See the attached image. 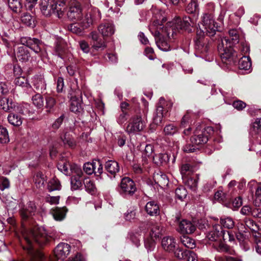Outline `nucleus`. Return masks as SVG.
<instances>
[{"label":"nucleus","instance_id":"nucleus-6","mask_svg":"<svg viewBox=\"0 0 261 261\" xmlns=\"http://www.w3.org/2000/svg\"><path fill=\"white\" fill-rule=\"evenodd\" d=\"M145 127V122L140 115L131 117L128 121L125 131L129 135H134L141 132Z\"/></svg>","mask_w":261,"mask_h":261},{"label":"nucleus","instance_id":"nucleus-46","mask_svg":"<svg viewBox=\"0 0 261 261\" xmlns=\"http://www.w3.org/2000/svg\"><path fill=\"white\" fill-rule=\"evenodd\" d=\"M83 170L88 175H91L93 173L95 174V161L92 163H86L84 164Z\"/></svg>","mask_w":261,"mask_h":261},{"label":"nucleus","instance_id":"nucleus-16","mask_svg":"<svg viewBox=\"0 0 261 261\" xmlns=\"http://www.w3.org/2000/svg\"><path fill=\"white\" fill-rule=\"evenodd\" d=\"M0 108L5 112L16 111L18 109L13 99H0Z\"/></svg>","mask_w":261,"mask_h":261},{"label":"nucleus","instance_id":"nucleus-37","mask_svg":"<svg viewBox=\"0 0 261 261\" xmlns=\"http://www.w3.org/2000/svg\"><path fill=\"white\" fill-rule=\"evenodd\" d=\"M180 241L181 243L188 248L193 249L196 246L195 241L187 236H183L181 237L180 238Z\"/></svg>","mask_w":261,"mask_h":261},{"label":"nucleus","instance_id":"nucleus-62","mask_svg":"<svg viewBox=\"0 0 261 261\" xmlns=\"http://www.w3.org/2000/svg\"><path fill=\"white\" fill-rule=\"evenodd\" d=\"M217 250L219 252H227L230 250L229 246L227 245L225 242L220 241L217 248Z\"/></svg>","mask_w":261,"mask_h":261},{"label":"nucleus","instance_id":"nucleus-24","mask_svg":"<svg viewBox=\"0 0 261 261\" xmlns=\"http://www.w3.org/2000/svg\"><path fill=\"white\" fill-rule=\"evenodd\" d=\"M169 160L167 153H158L153 156V161L158 166H163L167 164Z\"/></svg>","mask_w":261,"mask_h":261},{"label":"nucleus","instance_id":"nucleus-47","mask_svg":"<svg viewBox=\"0 0 261 261\" xmlns=\"http://www.w3.org/2000/svg\"><path fill=\"white\" fill-rule=\"evenodd\" d=\"M21 20L22 23L28 26L33 27L34 25V20L31 15L28 13H24L21 16Z\"/></svg>","mask_w":261,"mask_h":261},{"label":"nucleus","instance_id":"nucleus-44","mask_svg":"<svg viewBox=\"0 0 261 261\" xmlns=\"http://www.w3.org/2000/svg\"><path fill=\"white\" fill-rule=\"evenodd\" d=\"M221 224L225 228L231 229L234 226V222L230 217H224L220 219Z\"/></svg>","mask_w":261,"mask_h":261},{"label":"nucleus","instance_id":"nucleus-61","mask_svg":"<svg viewBox=\"0 0 261 261\" xmlns=\"http://www.w3.org/2000/svg\"><path fill=\"white\" fill-rule=\"evenodd\" d=\"M229 34L230 37H231V41L233 44L239 42V34L238 32L236 29H232L229 31Z\"/></svg>","mask_w":261,"mask_h":261},{"label":"nucleus","instance_id":"nucleus-41","mask_svg":"<svg viewBox=\"0 0 261 261\" xmlns=\"http://www.w3.org/2000/svg\"><path fill=\"white\" fill-rule=\"evenodd\" d=\"M45 180V176L42 172L37 173L34 176V181L37 188L44 186Z\"/></svg>","mask_w":261,"mask_h":261},{"label":"nucleus","instance_id":"nucleus-20","mask_svg":"<svg viewBox=\"0 0 261 261\" xmlns=\"http://www.w3.org/2000/svg\"><path fill=\"white\" fill-rule=\"evenodd\" d=\"M30 42L28 47L41 57L43 52L42 42L38 39L32 38Z\"/></svg>","mask_w":261,"mask_h":261},{"label":"nucleus","instance_id":"nucleus-63","mask_svg":"<svg viewBox=\"0 0 261 261\" xmlns=\"http://www.w3.org/2000/svg\"><path fill=\"white\" fill-rule=\"evenodd\" d=\"M45 201L50 204H58L59 202L60 196H48L45 197Z\"/></svg>","mask_w":261,"mask_h":261},{"label":"nucleus","instance_id":"nucleus-26","mask_svg":"<svg viewBox=\"0 0 261 261\" xmlns=\"http://www.w3.org/2000/svg\"><path fill=\"white\" fill-rule=\"evenodd\" d=\"M233 43L227 37H225L221 39L220 42L218 45V49L219 52H222L224 50L228 49L233 45Z\"/></svg>","mask_w":261,"mask_h":261},{"label":"nucleus","instance_id":"nucleus-36","mask_svg":"<svg viewBox=\"0 0 261 261\" xmlns=\"http://www.w3.org/2000/svg\"><path fill=\"white\" fill-rule=\"evenodd\" d=\"M61 184L59 180L56 177L51 179L47 185V189L49 192L61 189Z\"/></svg>","mask_w":261,"mask_h":261},{"label":"nucleus","instance_id":"nucleus-10","mask_svg":"<svg viewBox=\"0 0 261 261\" xmlns=\"http://www.w3.org/2000/svg\"><path fill=\"white\" fill-rule=\"evenodd\" d=\"M70 246L65 243H60L54 250V254L58 259H64L69 255Z\"/></svg>","mask_w":261,"mask_h":261},{"label":"nucleus","instance_id":"nucleus-29","mask_svg":"<svg viewBox=\"0 0 261 261\" xmlns=\"http://www.w3.org/2000/svg\"><path fill=\"white\" fill-rule=\"evenodd\" d=\"M70 109L74 113L80 112L83 109L82 99H71Z\"/></svg>","mask_w":261,"mask_h":261},{"label":"nucleus","instance_id":"nucleus-39","mask_svg":"<svg viewBox=\"0 0 261 261\" xmlns=\"http://www.w3.org/2000/svg\"><path fill=\"white\" fill-rule=\"evenodd\" d=\"M78 177L75 175H72L70 178L71 189L72 190H77L82 187V183Z\"/></svg>","mask_w":261,"mask_h":261},{"label":"nucleus","instance_id":"nucleus-31","mask_svg":"<svg viewBox=\"0 0 261 261\" xmlns=\"http://www.w3.org/2000/svg\"><path fill=\"white\" fill-rule=\"evenodd\" d=\"M251 67V62L249 57L244 56L240 59L239 62V67L240 69L249 70Z\"/></svg>","mask_w":261,"mask_h":261},{"label":"nucleus","instance_id":"nucleus-14","mask_svg":"<svg viewBox=\"0 0 261 261\" xmlns=\"http://www.w3.org/2000/svg\"><path fill=\"white\" fill-rule=\"evenodd\" d=\"M223 229L219 224H215L213 226V229L207 234V239L211 241L216 242L222 237Z\"/></svg>","mask_w":261,"mask_h":261},{"label":"nucleus","instance_id":"nucleus-58","mask_svg":"<svg viewBox=\"0 0 261 261\" xmlns=\"http://www.w3.org/2000/svg\"><path fill=\"white\" fill-rule=\"evenodd\" d=\"M136 215L135 211L129 209L124 214V218L126 221H130L135 219Z\"/></svg>","mask_w":261,"mask_h":261},{"label":"nucleus","instance_id":"nucleus-64","mask_svg":"<svg viewBox=\"0 0 261 261\" xmlns=\"http://www.w3.org/2000/svg\"><path fill=\"white\" fill-rule=\"evenodd\" d=\"M232 106L235 109L238 110H242L245 108L246 105L243 101L238 99L233 102Z\"/></svg>","mask_w":261,"mask_h":261},{"label":"nucleus","instance_id":"nucleus-55","mask_svg":"<svg viewBox=\"0 0 261 261\" xmlns=\"http://www.w3.org/2000/svg\"><path fill=\"white\" fill-rule=\"evenodd\" d=\"M198 181L197 179L189 177L187 178L185 181V184L191 189L195 190L197 186Z\"/></svg>","mask_w":261,"mask_h":261},{"label":"nucleus","instance_id":"nucleus-32","mask_svg":"<svg viewBox=\"0 0 261 261\" xmlns=\"http://www.w3.org/2000/svg\"><path fill=\"white\" fill-rule=\"evenodd\" d=\"M222 61L227 63V61H231L233 56V50L232 47L219 52Z\"/></svg>","mask_w":261,"mask_h":261},{"label":"nucleus","instance_id":"nucleus-30","mask_svg":"<svg viewBox=\"0 0 261 261\" xmlns=\"http://www.w3.org/2000/svg\"><path fill=\"white\" fill-rule=\"evenodd\" d=\"M61 139L65 145H68L71 148H74L76 146V142L74 138L66 132L61 136Z\"/></svg>","mask_w":261,"mask_h":261},{"label":"nucleus","instance_id":"nucleus-60","mask_svg":"<svg viewBox=\"0 0 261 261\" xmlns=\"http://www.w3.org/2000/svg\"><path fill=\"white\" fill-rule=\"evenodd\" d=\"M186 257L184 259L187 261H198L196 254L191 250H186Z\"/></svg>","mask_w":261,"mask_h":261},{"label":"nucleus","instance_id":"nucleus-33","mask_svg":"<svg viewBox=\"0 0 261 261\" xmlns=\"http://www.w3.org/2000/svg\"><path fill=\"white\" fill-rule=\"evenodd\" d=\"M196 117V115L192 113L191 111L189 110L186 114L183 116L181 121V125L182 127H186L190 123H192V119H194Z\"/></svg>","mask_w":261,"mask_h":261},{"label":"nucleus","instance_id":"nucleus-53","mask_svg":"<svg viewBox=\"0 0 261 261\" xmlns=\"http://www.w3.org/2000/svg\"><path fill=\"white\" fill-rule=\"evenodd\" d=\"M55 51L57 55L60 58H62V55L64 53V50L63 46V41L62 40L56 43L55 47Z\"/></svg>","mask_w":261,"mask_h":261},{"label":"nucleus","instance_id":"nucleus-22","mask_svg":"<svg viewBox=\"0 0 261 261\" xmlns=\"http://www.w3.org/2000/svg\"><path fill=\"white\" fill-rule=\"evenodd\" d=\"M16 57L19 61L25 63L29 61L31 54L27 47L21 46L18 48Z\"/></svg>","mask_w":261,"mask_h":261},{"label":"nucleus","instance_id":"nucleus-1","mask_svg":"<svg viewBox=\"0 0 261 261\" xmlns=\"http://www.w3.org/2000/svg\"><path fill=\"white\" fill-rule=\"evenodd\" d=\"M201 28L197 30L196 38L195 40V47L201 53H206L208 50V47L204 42V36H214L218 31V25L214 19L212 13H205L201 17Z\"/></svg>","mask_w":261,"mask_h":261},{"label":"nucleus","instance_id":"nucleus-35","mask_svg":"<svg viewBox=\"0 0 261 261\" xmlns=\"http://www.w3.org/2000/svg\"><path fill=\"white\" fill-rule=\"evenodd\" d=\"M9 122L14 126H19L21 125L22 118L18 115L10 113L8 116Z\"/></svg>","mask_w":261,"mask_h":261},{"label":"nucleus","instance_id":"nucleus-51","mask_svg":"<svg viewBox=\"0 0 261 261\" xmlns=\"http://www.w3.org/2000/svg\"><path fill=\"white\" fill-rule=\"evenodd\" d=\"M222 239L224 242L228 240L230 243H235V235L230 231H224L223 230Z\"/></svg>","mask_w":261,"mask_h":261},{"label":"nucleus","instance_id":"nucleus-27","mask_svg":"<svg viewBox=\"0 0 261 261\" xmlns=\"http://www.w3.org/2000/svg\"><path fill=\"white\" fill-rule=\"evenodd\" d=\"M194 166L189 163L183 164L180 168V172L182 178H187L188 175L194 172Z\"/></svg>","mask_w":261,"mask_h":261},{"label":"nucleus","instance_id":"nucleus-7","mask_svg":"<svg viewBox=\"0 0 261 261\" xmlns=\"http://www.w3.org/2000/svg\"><path fill=\"white\" fill-rule=\"evenodd\" d=\"M137 191L136 184L128 177L121 179L119 190V193L123 197L132 196Z\"/></svg>","mask_w":261,"mask_h":261},{"label":"nucleus","instance_id":"nucleus-9","mask_svg":"<svg viewBox=\"0 0 261 261\" xmlns=\"http://www.w3.org/2000/svg\"><path fill=\"white\" fill-rule=\"evenodd\" d=\"M67 15L68 18L71 20H81L83 15L80 4L77 2H73L70 5Z\"/></svg>","mask_w":261,"mask_h":261},{"label":"nucleus","instance_id":"nucleus-34","mask_svg":"<svg viewBox=\"0 0 261 261\" xmlns=\"http://www.w3.org/2000/svg\"><path fill=\"white\" fill-rule=\"evenodd\" d=\"M251 133L253 135H258L260 138L259 143H261V118H257L253 123Z\"/></svg>","mask_w":261,"mask_h":261},{"label":"nucleus","instance_id":"nucleus-3","mask_svg":"<svg viewBox=\"0 0 261 261\" xmlns=\"http://www.w3.org/2000/svg\"><path fill=\"white\" fill-rule=\"evenodd\" d=\"M194 16V18L186 16L182 19L178 18L175 20L173 25L166 30L167 36L169 38H170L171 36L173 37L174 34H176L177 31L188 30L191 26L193 27L196 23L198 17L197 15Z\"/></svg>","mask_w":261,"mask_h":261},{"label":"nucleus","instance_id":"nucleus-4","mask_svg":"<svg viewBox=\"0 0 261 261\" xmlns=\"http://www.w3.org/2000/svg\"><path fill=\"white\" fill-rule=\"evenodd\" d=\"M149 29L151 34L154 36L155 43L158 48L163 51H167L170 50V46L169 43L164 39L160 37L161 30L163 32L164 30L161 24H159L158 20L154 21L149 26Z\"/></svg>","mask_w":261,"mask_h":261},{"label":"nucleus","instance_id":"nucleus-40","mask_svg":"<svg viewBox=\"0 0 261 261\" xmlns=\"http://www.w3.org/2000/svg\"><path fill=\"white\" fill-rule=\"evenodd\" d=\"M9 142V136L7 128L0 125V143L6 144Z\"/></svg>","mask_w":261,"mask_h":261},{"label":"nucleus","instance_id":"nucleus-13","mask_svg":"<svg viewBox=\"0 0 261 261\" xmlns=\"http://www.w3.org/2000/svg\"><path fill=\"white\" fill-rule=\"evenodd\" d=\"M196 230V226L190 221L182 220L179 224L178 231L182 234H191Z\"/></svg>","mask_w":261,"mask_h":261},{"label":"nucleus","instance_id":"nucleus-11","mask_svg":"<svg viewBox=\"0 0 261 261\" xmlns=\"http://www.w3.org/2000/svg\"><path fill=\"white\" fill-rule=\"evenodd\" d=\"M148 225L150 229V236L152 240L156 239L162 235L163 228L160 223L149 221Z\"/></svg>","mask_w":261,"mask_h":261},{"label":"nucleus","instance_id":"nucleus-12","mask_svg":"<svg viewBox=\"0 0 261 261\" xmlns=\"http://www.w3.org/2000/svg\"><path fill=\"white\" fill-rule=\"evenodd\" d=\"M98 31L103 37H109L114 34L115 28L111 22L106 21L99 25Z\"/></svg>","mask_w":261,"mask_h":261},{"label":"nucleus","instance_id":"nucleus-45","mask_svg":"<svg viewBox=\"0 0 261 261\" xmlns=\"http://www.w3.org/2000/svg\"><path fill=\"white\" fill-rule=\"evenodd\" d=\"M70 165L69 163L62 162L58 164V168L65 175H70Z\"/></svg>","mask_w":261,"mask_h":261},{"label":"nucleus","instance_id":"nucleus-5","mask_svg":"<svg viewBox=\"0 0 261 261\" xmlns=\"http://www.w3.org/2000/svg\"><path fill=\"white\" fill-rule=\"evenodd\" d=\"M96 13L99 15V12L98 10H91L85 15L84 18L81 22V27H80L78 23H72L68 26V30L73 33L81 34L83 30L88 28L93 23L95 20L94 14Z\"/></svg>","mask_w":261,"mask_h":261},{"label":"nucleus","instance_id":"nucleus-17","mask_svg":"<svg viewBox=\"0 0 261 261\" xmlns=\"http://www.w3.org/2000/svg\"><path fill=\"white\" fill-rule=\"evenodd\" d=\"M145 211L150 216H156L160 214V206L158 202L154 201L148 202L145 205Z\"/></svg>","mask_w":261,"mask_h":261},{"label":"nucleus","instance_id":"nucleus-8","mask_svg":"<svg viewBox=\"0 0 261 261\" xmlns=\"http://www.w3.org/2000/svg\"><path fill=\"white\" fill-rule=\"evenodd\" d=\"M211 131H212V129L210 127L202 130H196L194 135L191 138V143L196 146L206 143L208 140L207 134Z\"/></svg>","mask_w":261,"mask_h":261},{"label":"nucleus","instance_id":"nucleus-56","mask_svg":"<svg viewBox=\"0 0 261 261\" xmlns=\"http://www.w3.org/2000/svg\"><path fill=\"white\" fill-rule=\"evenodd\" d=\"M15 83L16 86L22 87H27L28 86L27 80L24 76L16 77L15 80Z\"/></svg>","mask_w":261,"mask_h":261},{"label":"nucleus","instance_id":"nucleus-21","mask_svg":"<svg viewBox=\"0 0 261 261\" xmlns=\"http://www.w3.org/2000/svg\"><path fill=\"white\" fill-rule=\"evenodd\" d=\"M68 210L65 206L62 207H56L52 208L50 213L56 221H62L66 216Z\"/></svg>","mask_w":261,"mask_h":261},{"label":"nucleus","instance_id":"nucleus-50","mask_svg":"<svg viewBox=\"0 0 261 261\" xmlns=\"http://www.w3.org/2000/svg\"><path fill=\"white\" fill-rule=\"evenodd\" d=\"M70 174L72 175H75V177H78L81 178L83 176V172L81 168L77 165H72L70 166Z\"/></svg>","mask_w":261,"mask_h":261},{"label":"nucleus","instance_id":"nucleus-59","mask_svg":"<svg viewBox=\"0 0 261 261\" xmlns=\"http://www.w3.org/2000/svg\"><path fill=\"white\" fill-rule=\"evenodd\" d=\"M197 149L196 145L193 143H188L182 147L183 151L187 153L193 152Z\"/></svg>","mask_w":261,"mask_h":261},{"label":"nucleus","instance_id":"nucleus-43","mask_svg":"<svg viewBox=\"0 0 261 261\" xmlns=\"http://www.w3.org/2000/svg\"><path fill=\"white\" fill-rule=\"evenodd\" d=\"M178 131V127L173 123L166 125L164 128V132L165 135L171 136L176 133Z\"/></svg>","mask_w":261,"mask_h":261},{"label":"nucleus","instance_id":"nucleus-19","mask_svg":"<svg viewBox=\"0 0 261 261\" xmlns=\"http://www.w3.org/2000/svg\"><path fill=\"white\" fill-rule=\"evenodd\" d=\"M36 210L35 204L33 202H29L25 208L20 211V214L23 220L27 219L30 216L34 215Z\"/></svg>","mask_w":261,"mask_h":261},{"label":"nucleus","instance_id":"nucleus-28","mask_svg":"<svg viewBox=\"0 0 261 261\" xmlns=\"http://www.w3.org/2000/svg\"><path fill=\"white\" fill-rule=\"evenodd\" d=\"M8 6L15 13H20L22 9V4L20 0H8Z\"/></svg>","mask_w":261,"mask_h":261},{"label":"nucleus","instance_id":"nucleus-54","mask_svg":"<svg viewBox=\"0 0 261 261\" xmlns=\"http://www.w3.org/2000/svg\"><path fill=\"white\" fill-rule=\"evenodd\" d=\"M173 253L174 256L179 259H184L186 257V250L184 251L179 248L177 246L176 247L175 251L171 252Z\"/></svg>","mask_w":261,"mask_h":261},{"label":"nucleus","instance_id":"nucleus-48","mask_svg":"<svg viewBox=\"0 0 261 261\" xmlns=\"http://www.w3.org/2000/svg\"><path fill=\"white\" fill-rule=\"evenodd\" d=\"M175 194L177 198L182 200L186 197L187 191L184 187H179L176 189Z\"/></svg>","mask_w":261,"mask_h":261},{"label":"nucleus","instance_id":"nucleus-23","mask_svg":"<svg viewBox=\"0 0 261 261\" xmlns=\"http://www.w3.org/2000/svg\"><path fill=\"white\" fill-rule=\"evenodd\" d=\"M105 169L111 175H115L119 171L120 168L118 163L113 160H109L105 164Z\"/></svg>","mask_w":261,"mask_h":261},{"label":"nucleus","instance_id":"nucleus-38","mask_svg":"<svg viewBox=\"0 0 261 261\" xmlns=\"http://www.w3.org/2000/svg\"><path fill=\"white\" fill-rule=\"evenodd\" d=\"M86 191L91 195L94 194L96 192V188L94 181L89 179H86L84 181Z\"/></svg>","mask_w":261,"mask_h":261},{"label":"nucleus","instance_id":"nucleus-15","mask_svg":"<svg viewBox=\"0 0 261 261\" xmlns=\"http://www.w3.org/2000/svg\"><path fill=\"white\" fill-rule=\"evenodd\" d=\"M162 246L166 251L171 252L175 251L177 245L173 237L167 236L163 238Z\"/></svg>","mask_w":261,"mask_h":261},{"label":"nucleus","instance_id":"nucleus-2","mask_svg":"<svg viewBox=\"0 0 261 261\" xmlns=\"http://www.w3.org/2000/svg\"><path fill=\"white\" fill-rule=\"evenodd\" d=\"M66 0H41L40 10L42 14L46 16L56 13L60 18L66 9Z\"/></svg>","mask_w":261,"mask_h":261},{"label":"nucleus","instance_id":"nucleus-18","mask_svg":"<svg viewBox=\"0 0 261 261\" xmlns=\"http://www.w3.org/2000/svg\"><path fill=\"white\" fill-rule=\"evenodd\" d=\"M34 86L38 91L37 94L35 95V96L37 98H42V95H41L39 92L41 93L43 92V90H44L46 88V84L45 81L42 76H36L33 79Z\"/></svg>","mask_w":261,"mask_h":261},{"label":"nucleus","instance_id":"nucleus-52","mask_svg":"<svg viewBox=\"0 0 261 261\" xmlns=\"http://www.w3.org/2000/svg\"><path fill=\"white\" fill-rule=\"evenodd\" d=\"M107 46L106 42L100 39L94 42H93L92 48L95 50H103Z\"/></svg>","mask_w":261,"mask_h":261},{"label":"nucleus","instance_id":"nucleus-57","mask_svg":"<svg viewBox=\"0 0 261 261\" xmlns=\"http://www.w3.org/2000/svg\"><path fill=\"white\" fill-rule=\"evenodd\" d=\"M164 116V112H160L156 110V112L155 115L153 117V122L156 125H160L163 120V118Z\"/></svg>","mask_w":261,"mask_h":261},{"label":"nucleus","instance_id":"nucleus-42","mask_svg":"<svg viewBox=\"0 0 261 261\" xmlns=\"http://www.w3.org/2000/svg\"><path fill=\"white\" fill-rule=\"evenodd\" d=\"M186 11L188 13H195L199 11L197 0H191L186 8Z\"/></svg>","mask_w":261,"mask_h":261},{"label":"nucleus","instance_id":"nucleus-25","mask_svg":"<svg viewBox=\"0 0 261 261\" xmlns=\"http://www.w3.org/2000/svg\"><path fill=\"white\" fill-rule=\"evenodd\" d=\"M172 102L169 99H160L156 109L162 112H168L172 108Z\"/></svg>","mask_w":261,"mask_h":261},{"label":"nucleus","instance_id":"nucleus-49","mask_svg":"<svg viewBox=\"0 0 261 261\" xmlns=\"http://www.w3.org/2000/svg\"><path fill=\"white\" fill-rule=\"evenodd\" d=\"M245 224L252 232L258 231L259 229L258 225L252 219H245Z\"/></svg>","mask_w":261,"mask_h":261}]
</instances>
